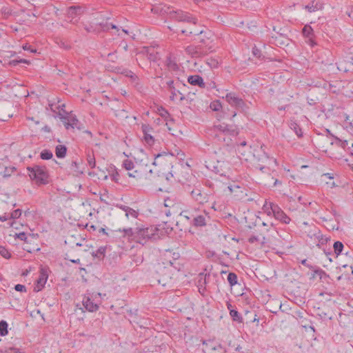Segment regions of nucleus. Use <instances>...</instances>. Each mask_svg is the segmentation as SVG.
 Listing matches in <instances>:
<instances>
[{
  "label": "nucleus",
  "instance_id": "58836bf2",
  "mask_svg": "<svg viewBox=\"0 0 353 353\" xmlns=\"http://www.w3.org/2000/svg\"><path fill=\"white\" fill-rule=\"evenodd\" d=\"M52 152L48 150H43L40 154V157L43 160H49L52 159Z\"/></svg>",
  "mask_w": 353,
  "mask_h": 353
},
{
  "label": "nucleus",
  "instance_id": "f03ea898",
  "mask_svg": "<svg viewBox=\"0 0 353 353\" xmlns=\"http://www.w3.org/2000/svg\"><path fill=\"white\" fill-rule=\"evenodd\" d=\"M159 230L160 228L157 227H145L143 225L137 224L133 228L119 230L120 232H123V236L143 245L149 240L156 241L159 239L162 234L159 233Z\"/></svg>",
  "mask_w": 353,
  "mask_h": 353
},
{
  "label": "nucleus",
  "instance_id": "c756f323",
  "mask_svg": "<svg viewBox=\"0 0 353 353\" xmlns=\"http://www.w3.org/2000/svg\"><path fill=\"white\" fill-rule=\"evenodd\" d=\"M290 126V128L294 131V132L299 137H301L303 136L302 130L297 123H296L295 121H291Z\"/></svg>",
  "mask_w": 353,
  "mask_h": 353
},
{
  "label": "nucleus",
  "instance_id": "79ce46f5",
  "mask_svg": "<svg viewBox=\"0 0 353 353\" xmlns=\"http://www.w3.org/2000/svg\"><path fill=\"white\" fill-rule=\"evenodd\" d=\"M230 314L234 321L241 322L242 317L237 310H230Z\"/></svg>",
  "mask_w": 353,
  "mask_h": 353
},
{
  "label": "nucleus",
  "instance_id": "5701e85b",
  "mask_svg": "<svg viewBox=\"0 0 353 353\" xmlns=\"http://www.w3.org/2000/svg\"><path fill=\"white\" fill-rule=\"evenodd\" d=\"M188 81L193 85H199L200 88H205V83L203 78L199 75H191L188 78Z\"/></svg>",
  "mask_w": 353,
  "mask_h": 353
},
{
  "label": "nucleus",
  "instance_id": "393cba45",
  "mask_svg": "<svg viewBox=\"0 0 353 353\" xmlns=\"http://www.w3.org/2000/svg\"><path fill=\"white\" fill-rule=\"evenodd\" d=\"M48 106H49V109L54 113L57 114L58 117H59V111L63 115L66 113L65 110H64V108H65L64 103L59 104V103H49Z\"/></svg>",
  "mask_w": 353,
  "mask_h": 353
},
{
  "label": "nucleus",
  "instance_id": "ddd939ff",
  "mask_svg": "<svg viewBox=\"0 0 353 353\" xmlns=\"http://www.w3.org/2000/svg\"><path fill=\"white\" fill-rule=\"evenodd\" d=\"M59 117L63 121L65 128L68 130L69 128H79V120L75 116H65L60 111L59 112Z\"/></svg>",
  "mask_w": 353,
  "mask_h": 353
},
{
  "label": "nucleus",
  "instance_id": "1a4fd4ad",
  "mask_svg": "<svg viewBox=\"0 0 353 353\" xmlns=\"http://www.w3.org/2000/svg\"><path fill=\"white\" fill-rule=\"evenodd\" d=\"M185 190L195 202L199 204H204L209 200L208 194L201 189L200 185L194 186L188 185L185 186Z\"/></svg>",
  "mask_w": 353,
  "mask_h": 353
},
{
  "label": "nucleus",
  "instance_id": "cd10ccee",
  "mask_svg": "<svg viewBox=\"0 0 353 353\" xmlns=\"http://www.w3.org/2000/svg\"><path fill=\"white\" fill-rule=\"evenodd\" d=\"M315 276H319L320 279L322 281H327L330 279L329 275L322 269L317 268L314 270V273L312 274V278H314Z\"/></svg>",
  "mask_w": 353,
  "mask_h": 353
},
{
  "label": "nucleus",
  "instance_id": "f8f14e48",
  "mask_svg": "<svg viewBox=\"0 0 353 353\" xmlns=\"http://www.w3.org/2000/svg\"><path fill=\"white\" fill-rule=\"evenodd\" d=\"M225 99L230 105L236 109L245 111L248 108L244 101L234 92L228 93Z\"/></svg>",
  "mask_w": 353,
  "mask_h": 353
},
{
  "label": "nucleus",
  "instance_id": "a18cd8bd",
  "mask_svg": "<svg viewBox=\"0 0 353 353\" xmlns=\"http://www.w3.org/2000/svg\"><path fill=\"white\" fill-rule=\"evenodd\" d=\"M0 255L5 259H10L11 257V254L8 250L1 245H0Z\"/></svg>",
  "mask_w": 353,
  "mask_h": 353
},
{
  "label": "nucleus",
  "instance_id": "69168bd1",
  "mask_svg": "<svg viewBox=\"0 0 353 353\" xmlns=\"http://www.w3.org/2000/svg\"><path fill=\"white\" fill-rule=\"evenodd\" d=\"M342 65H343V62H340L337 66L338 69L341 71H342V70L344 72L347 71V70L345 68H343Z\"/></svg>",
  "mask_w": 353,
  "mask_h": 353
},
{
  "label": "nucleus",
  "instance_id": "6e6552de",
  "mask_svg": "<svg viewBox=\"0 0 353 353\" xmlns=\"http://www.w3.org/2000/svg\"><path fill=\"white\" fill-rule=\"evenodd\" d=\"M200 42L201 43L197 46L190 45L187 46L185 49L186 53L193 58H198L205 56L208 52L213 51L211 41L208 39V41H205L204 39H201Z\"/></svg>",
  "mask_w": 353,
  "mask_h": 353
},
{
  "label": "nucleus",
  "instance_id": "7c9ffc66",
  "mask_svg": "<svg viewBox=\"0 0 353 353\" xmlns=\"http://www.w3.org/2000/svg\"><path fill=\"white\" fill-rule=\"evenodd\" d=\"M273 205H277L275 203H273L272 202L265 201V203H264V205L263 206V210H264V212H265L267 213V214L268 216H270L272 214V207H273Z\"/></svg>",
  "mask_w": 353,
  "mask_h": 353
},
{
  "label": "nucleus",
  "instance_id": "864d4df0",
  "mask_svg": "<svg viewBox=\"0 0 353 353\" xmlns=\"http://www.w3.org/2000/svg\"><path fill=\"white\" fill-rule=\"evenodd\" d=\"M180 216H183L184 218H185L187 220H190L191 219H192L193 217V214H191L187 210H184V211H182L180 213Z\"/></svg>",
  "mask_w": 353,
  "mask_h": 353
},
{
  "label": "nucleus",
  "instance_id": "774afa93",
  "mask_svg": "<svg viewBox=\"0 0 353 353\" xmlns=\"http://www.w3.org/2000/svg\"><path fill=\"white\" fill-rule=\"evenodd\" d=\"M350 146V149L347 150V151L349 152V154L351 156H353V143H351Z\"/></svg>",
  "mask_w": 353,
  "mask_h": 353
},
{
  "label": "nucleus",
  "instance_id": "f3484780",
  "mask_svg": "<svg viewBox=\"0 0 353 353\" xmlns=\"http://www.w3.org/2000/svg\"><path fill=\"white\" fill-rule=\"evenodd\" d=\"M272 214L276 220H279L281 223L288 224L291 219L290 218L281 210V208L277 205H273Z\"/></svg>",
  "mask_w": 353,
  "mask_h": 353
},
{
  "label": "nucleus",
  "instance_id": "39448f33",
  "mask_svg": "<svg viewBox=\"0 0 353 353\" xmlns=\"http://www.w3.org/2000/svg\"><path fill=\"white\" fill-rule=\"evenodd\" d=\"M160 157H161V154H157L152 164L144 163L143 160L140 163L136 162L135 170L132 172H129L128 173V176L137 179H147L149 175L152 173V165H156L157 163V159Z\"/></svg>",
  "mask_w": 353,
  "mask_h": 353
},
{
  "label": "nucleus",
  "instance_id": "423d86ee",
  "mask_svg": "<svg viewBox=\"0 0 353 353\" xmlns=\"http://www.w3.org/2000/svg\"><path fill=\"white\" fill-rule=\"evenodd\" d=\"M28 175L37 185H46L50 182V176L46 167L33 165L28 167Z\"/></svg>",
  "mask_w": 353,
  "mask_h": 353
},
{
  "label": "nucleus",
  "instance_id": "4c0bfd02",
  "mask_svg": "<svg viewBox=\"0 0 353 353\" xmlns=\"http://www.w3.org/2000/svg\"><path fill=\"white\" fill-rule=\"evenodd\" d=\"M265 232H259V234L258 235H252L249 239H248V242L250 243H254L256 241H259V237L260 236H262L263 238V240H265Z\"/></svg>",
  "mask_w": 353,
  "mask_h": 353
},
{
  "label": "nucleus",
  "instance_id": "20e7f679",
  "mask_svg": "<svg viewBox=\"0 0 353 353\" xmlns=\"http://www.w3.org/2000/svg\"><path fill=\"white\" fill-rule=\"evenodd\" d=\"M152 12L161 15L168 14L170 20L196 24V19L183 10H174L166 5L159 4L152 8Z\"/></svg>",
  "mask_w": 353,
  "mask_h": 353
},
{
  "label": "nucleus",
  "instance_id": "9d476101",
  "mask_svg": "<svg viewBox=\"0 0 353 353\" xmlns=\"http://www.w3.org/2000/svg\"><path fill=\"white\" fill-rule=\"evenodd\" d=\"M180 254L178 252H174L172 250H165L162 254V266H170L169 268H174L178 271L180 269L179 264L176 261L179 259Z\"/></svg>",
  "mask_w": 353,
  "mask_h": 353
},
{
  "label": "nucleus",
  "instance_id": "e2e57ef3",
  "mask_svg": "<svg viewBox=\"0 0 353 353\" xmlns=\"http://www.w3.org/2000/svg\"><path fill=\"white\" fill-rule=\"evenodd\" d=\"M23 49L25 50H30L31 52H36V50L30 48V46H28V44L23 45Z\"/></svg>",
  "mask_w": 353,
  "mask_h": 353
},
{
  "label": "nucleus",
  "instance_id": "4be33fe9",
  "mask_svg": "<svg viewBox=\"0 0 353 353\" xmlns=\"http://www.w3.org/2000/svg\"><path fill=\"white\" fill-rule=\"evenodd\" d=\"M144 49L146 57L150 61L157 62L160 59L159 53L154 48L146 47Z\"/></svg>",
  "mask_w": 353,
  "mask_h": 353
},
{
  "label": "nucleus",
  "instance_id": "4468645a",
  "mask_svg": "<svg viewBox=\"0 0 353 353\" xmlns=\"http://www.w3.org/2000/svg\"><path fill=\"white\" fill-rule=\"evenodd\" d=\"M210 221V217L206 211H203L201 214L193 215L192 223L195 227L205 226Z\"/></svg>",
  "mask_w": 353,
  "mask_h": 353
},
{
  "label": "nucleus",
  "instance_id": "2f4dec72",
  "mask_svg": "<svg viewBox=\"0 0 353 353\" xmlns=\"http://www.w3.org/2000/svg\"><path fill=\"white\" fill-rule=\"evenodd\" d=\"M123 168L128 171L134 170H135V163H134L130 159H125L123 162Z\"/></svg>",
  "mask_w": 353,
  "mask_h": 353
},
{
  "label": "nucleus",
  "instance_id": "4d7b16f0",
  "mask_svg": "<svg viewBox=\"0 0 353 353\" xmlns=\"http://www.w3.org/2000/svg\"><path fill=\"white\" fill-rule=\"evenodd\" d=\"M14 289L17 292H26V288L25 285L21 284H17L14 286Z\"/></svg>",
  "mask_w": 353,
  "mask_h": 353
},
{
  "label": "nucleus",
  "instance_id": "de8ad7c7",
  "mask_svg": "<svg viewBox=\"0 0 353 353\" xmlns=\"http://www.w3.org/2000/svg\"><path fill=\"white\" fill-rule=\"evenodd\" d=\"M127 212L125 213V216L127 218H129L130 216L131 217H133L134 219H137L138 215H139V212L136 210H134V209L130 208L129 210L127 209Z\"/></svg>",
  "mask_w": 353,
  "mask_h": 353
},
{
  "label": "nucleus",
  "instance_id": "a211bd4d",
  "mask_svg": "<svg viewBox=\"0 0 353 353\" xmlns=\"http://www.w3.org/2000/svg\"><path fill=\"white\" fill-rule=\"evenodd\" d=\"M302 34L303 37L306 39L305 42L310 45L311 47H314L316 46V43L314 40V30L310 25H305L303 30Z\"/></svg>",
  "mask_w": 353,
  "mask_h": 353
},
{
  "label": "nucleus",
  "instance_id": "6ab92c4d",
  "mask_svg": "<svg viewBox=\"0 0 353 353\" xmlns=\"http://www.w3.org/2000/svg\"><path fill=\"white\" fill-rule=\"evenodd\" d=\"M165 64L168 69L171 72H177L180 70V66L178 64L176 58L171 54L167 57Z\"/></svg>",
  "mask_w": 353,
  "mask_h": 353
},
{
  "label": "nucleus",
  "instance_id": "e433bc0d",
  "mask_svg": "<svg viewBox=\"0 0 353 353\" xmlns=\"http://www.w3.org/2000/svg\"><path fill=\"white\" fill-rule=\"evenodd\" d=\"M87 161H88V165L90 167V168H95L96 161H95V157H94L93 152L92 154L88 153L87 154Z\"/></svg>",
  "mask_w": 353,
  "mask_h": 353
},
{
  "label": "nucleus",
  "instance_id": "3c124183",
  "mask_svg": "<svg viewBox=\"0 0 353 353\" xmlns=\"http://www.w3.org/2000/svg\"><path fill=\"white\" fill-rule=\"evenodd\" d=\"M21 210L17 209L11 213L10 218L13 219H18L21 216Z\"/></svg>",
  "mask_w": 353,
  "mask_h": 353
},
{
  "label": "nucleus",
  "instance_id": "13d9d810",
  "mask_svg": "<svg viewBox=\"0 0 353 353\" xmlns=\"http://www.w3.org/2000/svg\"><path fill=\"white\" fill-rule=\"evenodd\" d=\"M210 108L214 111H219L221 108V105L217 101L216 103H211Z\"/></svg>",
  "mask_w": 353,
  "mask_h": 353
},
{
  "label": "nucleus",
  "instance_id": "473e14b6",
  "mask_svg": "<svg viewBox=\"0 0 353 353\" xmlns=\"http://www.w3.org/2000/svg\"><path fill=\"white\" fill-rule=\"evenodd\" d=\"M8 323L6 321H0V335L3 336L8 334Z\"/></svg>",
  "mask_w": 353,
  "mask_h": 353
},
{
  "label": "nucleus",
  "instance_id": "b1692460",
  "mask_svg": "<svg viewBox=\"0 0 353 353\" xmlns=\"http://www.w3.org/2000/svg\"><path fill=\"white\" fill-rule=\"evenodd\" d=\"M164 205L166 208H169L168 210L165 212L166 216H169L174 213H176V206L174 201L170 198H167L164 200Z\"/></svg>",
  "mask_w": 353,
  "mask_h": 353
},
{
  "label": "nucleus",
  "instance_id": "0eeeda50",
  "mask_svg": "<svg viewBox=\"0 0 353 353\" xmlns=\"http://www.w3.org/2000/svg\"><path fill=\"white\" fill-rule=\"evenodd\" d=\"M172 275L170 268L159 265L157 267L156 272L153 274L152 278L158 283V284L165 287L171 285L173 283L174 281Z\"/></svg>",
  "mask_w": 353,
  "mask_h": 353
},
{
  "label": "nucleus",
  "instance_id": "680f3d73",
  "mask_svg": "<svg viewBox=\"0 0 353 353\" xmlns=\"http://www.w3.org/2000/svg\"><path fill=\"white\" fill-rule=\"evenodd\" d=\"M175 94L176 96L174 97V99L177 97V94H179L180 95V101H183L185 99L184 95L182 93H181L179 90L175 89Z\"/></svg>",
  "mask_w": 353,
  "mask_h": 353
},
{
  "label": "nucleus",
  "instance_id": "6e6d98bb",
  "mask_svg": "<svg viewBox=\"0 0 353 353\" xmlns=\"http://www.w3.org/2000/svg\"><path fill=\"white\" fill-rule=\"evenodd\" d=\"M350 144L351 143L350 141L344 140L342 141L341 146L347 151L350 149Z\"/></svg>",
  "mask_w": 353,
  "mask_h": 353
},
{
  "label": "nucleus",
  "instance_id": "0e129e2a",
  "mask_svg": "<svg viewBox=\"0 0 353 353\" xmlns=\"http://www.w3.org/2000/svg\"><path fill=\"white\" fill-rule=\"evenodd\" d=\"M19 63V59L11 60L9 62V65L11 66H16Z\"/></svg>",
  "mask_w": 353,
  "mask_h": 353
},
{
  "label": "nucleus",
  "instance_id": "c85d7f7f",
  "mask_svg": "<svg viewBox=\"0 0 353 353\" xmlns=\"http://www.w3.org/2000/svg\"><path fill=\"white\" fill-rule=\"evenodd\" d=\"M67 148L63 145H58L55 148V154L57 158L62 159L66 155Z\"/></svg>",
  "mask_w": 353,
  "mask_h": 353
},
{
  "label": "nucleus",
  "instance_id": "603ef678",
  "mask_svg": "<svg viewBox=\"0 0 353 353\" xmlns=\"http://www.w3.org/2000/svg\"><path fill=\"white\" fill-rule=\"evenodd\" d=\"M158 110L159 112L160 115L162 117L167 119L168 117H170L169 112L163 107H161V108H159Z\"/></svg>",
  "mask_w": 353,
  "mask_h": 353
},
{
  "label": "nucleus",
  "instance_id": "2eb2a0df",
  "mask_svg": "<svg viewBox=\"0 0 353 353\" xmlns=\"http://www.w3.org/2000/svg\"><path fill=\"white\" fill-rule=\"evenodd\" d=\"M141 130L144 141L149 145H152L154 143V138L152 135L154 132V128L149 124H142Z\"/></svg>",
  "mask_w": 353,
  "mask_h": 353
},
{
  "label": "nucleus",
  "instance_id": "052dcab7",
  "mask_svg": "<svg viewBox=\"0 0 353 353\" xmlns=\"http://www.w3.org/2000/svg\"><path fill=\"white\" fill-rule=\"evenodd\" d=\"M17 237L21 241H27V235L25 232H20L19 234H17Z\"/></svg>",
  "mask_w": 353,
  "mask_h": 353
},
{
  "label": "nucleus",
  "instance_id": "49530a36",
  "mask_svg": "<svg viewBox=\"0 0 353 353\" xmlns=\"http://www.w3.org/2000/svg\"><path fill=\"white\" fill-rule=\"evenodd\" d=\"M100 26H101V28L103 29V30H104V31H108L110 28L119 30L117 26L114 24H112V23L109 24L108 23H100Z\"/></svg>",
  "mask_w": 353,
  "mask_h": 353
},
{
  "label": "nucleus",
  "instance_id": "f257e3e1",
  "mask_svg": "<svg viewBox=\"0 0 353 353\" xmlns=\"http://www.w3.org/2000/svg\"><path fill=\"white\" fill-rule=\"evenodd\" d=\"M239 145L238 151L242 156V159L245 161H251L255 169L259 170L262 173L270 174L271 172L275 171L278 165L276 159L272 157H270L265 152L266 146L263 144L260 146H254L252 149V154H246L245 151H242L241 148L246 145V142L243 141Z\"/></svg>",
  "mask_w": 353,
  "mask_h": 353
},
{
  "label": "nucleus",
  "instance_id": "8fccbe9b",
  "mask_svg": "<svg viewBox=\"0 0 353 353\" xmlns=\"http://www.w3.org/2000/svg\"><path fill=\"white\" fill-rule=\"evenodd\" d=\"M1 12L6 18H8L12 14V11L9 7L4 6L1 9Z\"/></svg>",
  "mask_w": 353,
  "mask_h": 353
},
{
  "label": "nucleus",
  "instance_id": "5fc2aeb1",
  "mask_svg": "<svg viewBox=\"0 0 353 353\" xmlns=\"http://www.w3.org/2000/svg\"><path fill=\"white\" fill-rule=\"evenodd\" d=\"M80 8L75 7V6H71L69 8L68 10V14L71 16L77 15V10H79Z\"/></svg>",
  "mask_w": 353,
  "mask_h": 353
},
{
  "label": "nucleus",
  "instance_id": "bf43d9fd",
  "mask_svg": "<svg viewBox=\"0 0 353 353\" xmlns=\"http://www.w3.org/2000/svg\"><path fill=\"white\" fill-rule=\"evenodd\" d=\"M301 264L309 268L310 270H313L316 269L317 268L312 266L311 264L308 263L307 259H303L301 261Z\"/></svg>",
  "mask_w": 353,
  "mask_h": 353
},
{
  "label": "nucleus",
  "instance_id": "dca6fc26",
  "mask_svg": "<svg viewBox=\"0 0 353 353\" xmlns=\"http://www.w3.org/2000/svg\"><path fill=\"white\" fill-rule=\"evenodd\" d=\"M48 277V271L47 269L45 268H41L39 271V278L36 281V285L34 288V291L35 292H39L41 291Z\"/></svg>",
  "mask_w": 353,
  "mask_h": 353
},
{
  "label": "nucleus",
  "instance_id": "c9c22d12",
  "mask_svg": "<svg viewBox=\"0 0 353 353\" xmlns=\"http://www.w3.org/2000/svg\"><path fill=\"white\" fill-rule=\"evenodd\" d=\"M228 281L231 286H234L237 283V276L234 272H230L228 275Z\"/></svg>",
  "mask_w": 353,
  "mask_h": 353
},
{
  "label": "nucleus",
  "instance_id": "bb28decb",
  "mask_svg": "<svg viewBox=\"0 0 353 353\" xmlns=\"http://www.w3.org/2000/svg\"><path fill=\"white\" fill-rule=\"evenodd\" d=\"M14 170V167H7L0 163V175L4 178L10 176Z\"/></svg>",
  "mask_w": 353,
  "mask_h": 353
},
{
  "label": "nucleus",
  "instance_id": "37998d69",
  "mask_svg": "<svg viewBox=\"0 0 353 353\" xmlns=\"http://www.w3.org/2000/svg\"><path fill=\"white\" fill-rule=\"evenodd\" d=\"M203 30H181V33L182 34H184L185 35H192V34H194V35H199V34H201L203 33Z\"/></svg>",
  "mask_w": 353,
  "mask_h": 353
},
{
  "label": "nucleus",
  "instance_id": "a878e982",
  "mask_svg": "<svg viewBox=\"0 0 353 353\" xmlns=\"http://www.w3.org/2000/svg\"><path fill=\"white\" fill-rule=\"evenodd\" d=\"M311 238L314 237V239L317 241L316 245L319 248H321V245H323L327 243L328 241V238L326 236H323L320 231H318L317 232H315L313 234V236H310Z\"/></svg>",
  "mask_w": 353,
  "mask_h": 353
},
{
  "label": "nucleus",
  "instance_id": "9b49d317",
  "mask_svg": "<svg viewBox=\"0 0 353 353\" xmlns=\"http://www.w3.org/2000/svg\"><path fill=\"white\" fill-rule=\"evenodd\" d=\"M203 353H225V347L215 340H207L202 342Z\"/></svg>",
  "mask_w": 353,
  "mask_h": 353
},
{
  "label": "nucleus",
  "instance_id": "f704fd0d",
  "mask_svg": "<svg viewBox=\"0 0 353 353\" xmlns=\"http://www.w3.org/2000/svg\"><path fill=\"white\" fill-rule=\"evenodd\" d=\"M333 248L335 254L338 256L341 253L343 249V244L341 241H336L333 245Z\"/></svg>",
  "mask_w": 353,
  "mask_h": 353
},
{
  "label": "nucleus",
  "instance_id": "c03bdc74",
  "mask_svg": "<svg viewBox=\"0 0 353 353\" xmlns=\"http://www.w3.org/2000/svg\"><path fill=\"white\" fill-rule=\"evenodd\" d=\"M207 63L211 68H217L219 65L218 60L214 58L208 59Z\"/></svg>",
  "mask_w": 353,
  "mask_h": 353
},
{
  "label": "nucleus",
  "instance_id": "ea45409f",
  "mask_svg": "<svg viewBox=\"0 0 353 353\" xmlns=\"http://www.w3.org/2000/svg\"><path fill=\"white\" fill-rule=\"evenodd\" d=\"M167 85H168V88H169V90L171 91L172 95L170 96V98L172 100H174V97L176 96L174 81H172V80L168 81L167 82Z\"/></svg>",
  "mask_w": 353,
  "mask_h": 353
},
{
  "label": "nucleus",
  "instance_id": "412c9836",
  "mask_svg": "<svg viewBox=\"0 0 353 353\" xmlns=\"http://www.w3.org/2000/svg\"><path fill=\"white\" fill-rule=\"evenodd\" d=\"M83 305L89 312H95L99 309V305L94 303L89 296H84L82 301Z\"/></svg>",
  "mask_w": 353,
  "mask_h": 353
},
{
  "label": "nucleus",
  "instance_id": "72a5a7b5",
  "mask_svg": "<svg viewBox=\"0 0 353 353\" xmlns=\"http://www.w3.org/2000/svg\"><path fill=\"white\" fill-rule=\"evenodd\" d=\"M105 247H100L95 252H93L92 255L99 259H103L105 256Z\"/></svg>",
  "mask_w": 353,
  "mask_h": 353
},
{
  "label": "nucleus",
  "instance_id": "09e8293b",
  "mask_svg": "<svg viewBox=\"0 0 353 353\" xmlns=\"http://www.w3.org/2000/svg\"><path fill=\"white\" fill-rule=\"evenodd\" d=\"M79 164L76 161H72L70 165V170L73 171L76 174H82L83 172L79 170Z\"/></svg>",
  "mask_w": 353,
  "mask_h": 353
},
{
  "label": "nucleus",
  "instance_id": "aec40b11",
  "mask_svg": "<svg viewBox=\"0 0 353 353\" xmlns=\"http://www.w3.org/2000/svg\"><path fill=\"white\" fill-rule=\"evenodd\" d=\"M323 8V3L321 0H312L305 6V9L309 12H314Z\"/></svg>",
  "mask_w": 353,
  "mask_h": 353
},
{
  "label": "nucleus",
  "instance_id": "7ed1b4c3",
  "mask_svg": "<svg viewBox=\"0 0 353 353\" xmlns=\"http://www.w3.org/2000/svg\"><path fill=\"white\" fill-rule=\"evenodd\" d=\"M214 138L219 143H223L225 145H232L237 144L234 143V139L239 134L236 126L228 125L225 123L216 125L212 129Z\"/></svg>",
  "mask_w": 353,
  "mask_h": 353
},
{
  "label": "nucleus",
  "instance_id": "a19ab883",
  "mask_svg": "<svg viewBox=\"0 0 353 353\" xmlns=\"http://www.w3.org/2000/svg\"><path fill=\"white\" fill-rule=\"evenodd\" d=\"M200 279L198 281L199 291L201 292V288H203V290L205 289V285L206 284V275L200 274Z\"/></svg>",
  "mask_w": 353,
  "mask_h": 353
},
{
  "label": "nucleus",
  "instance_id": "338daca9",
  "mask_svg": "<svg viewBox=\"0 0 353 353\" xmlns=\"http://www.w3.org/2000/svg\"><path fill=\"white\" fill-rule=\"evenodd\" d=\"M9 353H21L19 349L12 347L10 349Z\"/></svg>",
  "mask_w": 353,
  "mask_h": 353
}]
</instances>
